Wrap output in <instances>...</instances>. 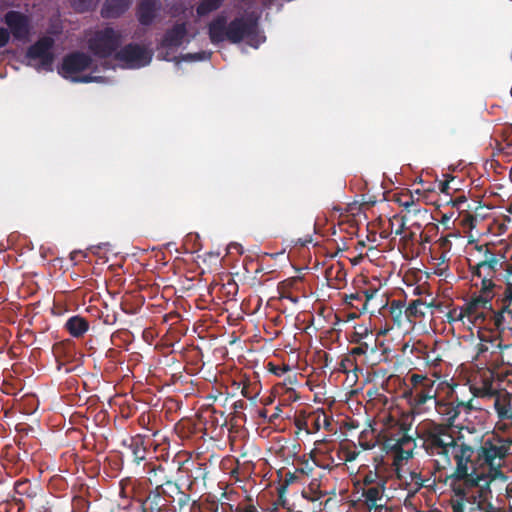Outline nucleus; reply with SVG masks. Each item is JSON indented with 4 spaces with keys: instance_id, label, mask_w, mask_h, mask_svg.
<instances>
[{
    "instance_id": "1",
    "label": "nucleus",
    "mask_w": 512,
    "mask_h": 512,
    "mask_svg": "<svg viewBox=\"0 0 512 512\" xmlns=\"http://www.w3.org/2000/svg\"><path fill=\"white\" fill-rule=\"evenodd\" d=\"M434 450L437 454H442L450 460L453 458L456 462L455 479L452 483L453 491L457 494H466L465 490L461 488L462 480L464 484H480L482 486L488 485V480L483 477V472L478 473L473 470L469 474V459L473 451L470 447L466 446L460 439L455 440L450 434L441 432L434 439Z\"/></svg>"
},
{
    "instance_id": "2",
    "label": "nucleus",
    "mask_w": 512,
    "mask_h": 512,
    "mask_svg": "<svg viewBox=\"0 0 512 512\" xmlns=\"http://www.w3.org/2000/svg\"><path fill=\"white\" fill-rule=\"evenodd\" d=\"M207 33L214 45L225 41L239 44L247 40L250 46L257 48L261 43L258 18L253 15L238 16L228 22L225 14H218L208 24Z\"/></svg>"
},
{
    "instance_id": "3",
    "label": "nucleus",
    "mask_w": 512,
    "mask_h": 512,
    "mask_svg": "<svg viewBox=\"0 0 512 512\" xmlns=\"http://www.w3.org/2000/svg\"><path fill=\"white\" fill-rule=\"evenodd\" d=\"M506 453V448L504 445H495L490 442H485L481 447L478 457V463L474 464L471 462V458L469 459V474L473 473V470H476L478 473L483 472V477L488 480V485L482 486L480 484H464L462 482V486L467 489H472L478 487L481 493V497H484V494L489 490L490 482L493 477L498 473L497 468L500 466V462Z\"/></svg>"
},
{
    "instance_id": "4",
    "label": "nucleus",
    "mask_w": 512,
    "mask_h": 512,
    "mask_svg": "<svg viewBox=\"0 0 512 512\" xmlns=\"http://www.w3.org/2000/svg\"><path fill=\"white\" fill-rule=\"evenodd\" d=\"M122 44V34L112 27L98 30L88 40L89 51L100 59H107L118 52Z\"/></svg>"
},
{
    "instance_id": "5",
    "label": "nucleus",
    "mask_w": 512,
    "mask_h": 512,
    "mask_svg": "<svg viewBox=\"0 0 512 512\" xmlns=\"http://www.w3.org/2000/svg\"><path fill=\"white\" fill-rule=\"evenodd\" d=\"M491 313L492 306L489 299L477 297L469 302L464 309L454 310L452 318L461 321L468 329H472V326L479 328Z\"/></svg>"
},
{
    "instance_id": "6",
    "label": "nucleus",
    "mask_w": 512,
    "mask_h": 512,
    "mask_svg": "<svg viewBox=\"0 0 512 512\" xmlns=\"http://www.w3.org/2000/svg\"><path fill=\"white\" fill-rule=\"evenodd\" d=\"M93 59L90 55L81 52V51H75L72 53L67 54L62 61L60 73L65 78H70L74 82H82V83H90L93 81H97L98 77H94L92 75H85V76H77L72 77L74 74L83 72L89 68L92 67Z\"/></svg>"
},
{
    "instance_id": "7",
    "label": "nucleus",
    "mask_w": 512,
    "mask_h": 512,
    "mask_svg": "<svg viewBox=\"0 0 512 512\" xmlns=\"http://www.w3.org/2000/svg\"><path fill=\"white\" fill-rule=\"evenodd\" d=\"M53 46L54 39L49 36H43L27 49L26 57L30 60H39L38 69L52 71L55 59L52 51Z\"/></svg>"
},
{
    "instance_id": "8",
    "label": "nucleus",
    "mask_w": 512,
    "mask_h": 512,
    "mask_svg": "<svg viewBox=\"0 0 512 512\" xmlns=\"http://www.w3.org/2000/svg\"><path fill=\"white\" fill-rule=\"evenodd\" d=\"M114 58L124 62L129 68H141L151 62L152 53L139 44L129 43L118 50Z\"/></svg>"
},
{
    "instance_id": "9",
    "label": "nucleus",
    "mask_w": 512,
    "mask_h": 512,
    "mask_svg": "<svg viewBox=\"0 0 512 512\" xmlns=\"http://www.w3.org/2000/svg\"><path fill=\"white\" fill-rule=\"evenodd\" d=\"M396 201L404 207V214L401 216V224L412 221L411 224H419V221H427L426 224H433L430 219L432 216L427 209H418L414 202V197L410 192L400 194Z\"/></svg>"
},
{
    "instance_id": "10",
    "label": "nucleus",
    "mask_w": 512,
    "mask_h": 512,
    "mask_svg": "<svg viewBox=\"0 0 512 512\" xmlns=\"http://www.w3.org/2000/svg\"><path fill=\"white\" fill-rule=\"evenodd\" d=\"M412 381L414 384L412 395L416 404L422 405L437 396V388L433 380L419 375H413Z\"/></svg>"
},
{
    "instance_id": "11",
    "label": "nucleus",
    "mask_w": 512,
    "mask_h": 512,
    "mask_svg": "<svg viewBox=\"0 0 512 512\" xmlns=\"http://www.w3.org/2000/svg\"><path fill=\"white\" fill-rule=\"evenodd\" d=\"M188 35L187 22H176L171 28H168L160 43L159 48L173 50L179 48Z\"/></svg>"
},
{
    "instance_id": "12",
    "label": "nucleus",
    "mask_w": 512,
    "mask_h": 512,
    "mask_svg": "<svg viewBox=\"0 0 512 512\" xmlns=\"http://www.w3.org/2000/svg\"><path fill=\"white\" fill-rule=\"evenodd\" d=\"M4 21L15 39L24 40L28 37L29 20L26 15L18 11H9L5 14Z\"/></svg>"
},
{
    "instance_id": "13",
    "label": "nucleus",
    "mask_w": 512,
    "mask_h": 512,
    "mask_svg": "<svg viewBox=\"0 0 512 512\" xmlns=\"http://www.w3.org/2000/svg\"><path fill=\"white\" fill-rule=\"evenodd\" d=\"M160 9V0H141L137 6V19L139 23L143 26H150Z\"/></svg>"
},
{
    "instance_id": "14",
    "label": "nucleus",
    "mask_w": 512,
    "mask_h": 512,
    "mask_svg": "<svg viewBox=\"0 0 512 512\" xmlns=\"http://www.w3.org/2000/svg\"><path fill=\"white\" fill-rule=\"evenodd\" d=\"M132 0H105L101 16L103 18H117L121 16L131 5Z\"/></svg>"
},
{
    "instance_id": "15",
    "label": "nucleus",
    "mask_w": 512,
    "mask_h": 512,
    "mask_svg": "<svg viewBox=\"0 0 512 512\" xmlns=\"http://www.w3.org/2000/svg\"><path fill=\"white\" fill-rule=\"evenodd\" d=\"M362 205L352 204L347 209V214L344 219L340 220L337 224H361L363 219L367 220V216L362 212Z\"/></svg>"
},
{
    "instance_id": "16",
    "label": "nucleus",
    "mask_w": 512,
    "mask_h": 512,
    "mask_svg": "<svg viewBox=\"0 0 512 512\" xmlns=\"http://www.w3.org/2000/svg\"><path fill=\"white\" fill-rule=\"evenodd\" d=\"M494 405L500 417H510L512 410V397L507 394L499 395L496 397Z\"/></svg>"
},
{
    "instance_id": "17",
    "label": "nucleus",
    "mask_w": 512,
    "mask_h": 512,
    "mask_svg": "<svg viewBox=\"0 0 512 512\" xmlns=\"http://www.w3.org/2000/svg\"><path fill=\"white\" fill-rule=\"evenodd\" d=\"M66 327L73 336L78 337L88 330V323L83 318L76 316L67 321Z\"/></svg>"
},
{
    "instance_id": "18",
    "label": "nucleus",
    "mask_w": 512,
    "mask_h": 512,
    "mask_svg": "<svg viewBox=\"0 0 512 512\" xmlns=\"http://www.w3.org/2000/svg\"><path fill=\"white\" fill-rule=\"evenodd\" d=\"M225 0H201L196 8L199 17L206 16L218 10Z\"/></svg>"
},
{
    "instance_id": "19",
    "label": "nucleus",
    "mask_w": 512,
    "mask_h": 512,
    "mask_svg": "<svg viewBox=\"0 0 512 512\" xmlns=\"http://www.w3.org/2000/svg\"><path fill=\"white\" fill-rule=\"evenodd\" d=\"M415 447L416 444L412 438H404L400 440L398 443L397 458L401 460L409 459L412 456Z\"/></svg>"
},
{
    "instance_id": "20",
    "label": "nucleus",
    "mask_w": 512,
    "mask_h": 512,
    "mask_svg": "<svg viewBox=\"0 0 512 512\" xmlns=\"http://www.w3.org/2000/svg\"><path fill=\"white\" fill-rule=\"evenodd\" d=\"M382 489L380 487H369L364 492L365 500L368 506L374 507L381 505L380 501L382 500Z\"/></svg>"
},
{
    "instance_id": "21",
    "label": "nucleus",
    "mask_w": 512,
    "mask_h": 512,
    "mask_svg": "<svg viewBox=\"0 0 512 512\" xmlns=\"http://www.w3.org/2000/svg\"><path fill=\"white\" fill-rule=\"evenodd\" d=\"M98 0H71L73 8L77 12H86L91 10Z\"/></svg>"
},
{
    "instance_id": "22",
    "label": "nucleus",
    "mask_w": 512,
    "mask_h": 512,
    "mask_svg": "<svg viewBox=\"0 0 512 512\" xmlns=\"http://www.w3.org/2000/svg\"><path fill=\"white\" fill-rule=\"evenodd\" d=\"M211 52L201 51L197 53H187L182 56L185 61H203L209 59Z\"/></svg>"
},
{
    "instance_id": "23",
    "label": "nucleus",
    "mask_w": 512,
    "mask_h": 512,
    "mask_svg": "<svg viewBox=\"0 0 512 512\" xmlns=\"http://www.w3.org/2000/svg\"><path fill=\"white\" fill-rule=\"evenodd\" d=\"M507 304L505 305L504 309L502 310L500 317L505 318V315H510L512 317V285H509L508 291H507Z\"/></svg>"
},
{
    "instance_id": "24",
    "label": "nucleus",
    "mask_w": 512,
    "mask_h": 512,
    "mask_svg": "<svg viewBox=\"0 0 512 512\" xmlns=\"http://www.w3.org/2000/svg\"><path fill=\"white\" fill-rule=\"evenodd\" d=\"M461 488L463 490H465L466 494H464V495L460 494L459 495V494H457L455 492L456 496H458L459 499L453 501V510H454V512H462V509H463V506H464L463 498L470 493V489H467V488H465L463 486H461Z\"/></svg>"
},
{
    "instance_id": "25",
    "label": "nucleus",
    "mask_w": 512,
    "mask_h": 512,
    "mask_svg": "<svg viewBox=\"0 0 512 512\" xmlns=\"http://www.w3.org/2000/svg\"><path fill=\"white\" fill-rule=\"evenodd\" d=\"M169 12L172 17H177L185 12V7L181 2H175L170 6Z\"/></svg>"
},
{
    "instance_id": "26",
    "label": "nucleus",
    "mask_w": 512,
    "mask_h": 512,
    "mask_svg": "<svg viewBox=\"0 0 512 512\" xmlns=\"http://www.w3.org/2000/svg\"><path fill=\"white\" fill-rule=\"evenodd\" d=\"M10 40V34L7 29L0 28V48L6 46Z\"/></svg>"
},
{
    "instance_id": "27",
    "label": "nucleus",
    "mask_w": 512,
    "mask_h": 512,
    "mask_svg": "<svg viewBox=\"0 0 512 512\" xmlns=\"http://www.w3.org/2000/svg\"><path fill=\"white\" fill-rule=\"evenodd\" d=\"M474 221H476V218L471 215V214H467L460 222V224H463V225H466V224H473Z\"/></svg>"
},
{
    "instance_id": "28",
    "label": "nucleus",
    "mask_w": 512,
    "mask_h": 512,
    "mask_svg": "<svg viewBox=\"0 0 512 512\" xmlns=\"http://www.w3.org/2000/svg\"><path fill=\"white\" fill-rule=\"evenodd\" d=\"M491 346H494L491 342L482 340V342L479 344V351L480 352L488 351Z\"/></svg>"
},
{
    "instance_id": "29",
    "label": "nucleus",
    "mask_w": 512,
    "mask_h": 512,
    "mask_svg": "<svg viewBox=\"0 0 512 512\" xmlns=\"http://www.w3.org/2000/svg\"><path fill=\"white\" fill-rule=\"evenodd\" d=\"M448 189H449V182L448 181H444V182L440 183V191L441 192L447 193Z\"/></svg>"
},
{
    "instance_id": "30",
    "label": "nucleus",
    "mask_w": 512,
    "mask_h": 512,
    "mask_svg": "<svg viewBox=\"0 0 512 512\" xmlns=\"http://www.w3.org/2000/svg\"><path fill=\"white\" fill-rule=\"evenodd\" d=\"M486 266H488L489 268H491V267H492V264H491V263H488V262H486V261H485V262H482V263L478 264V269L484 268V267H486Z\"/></svg>"
},
{
    "instance_id": "31",
    "label": "nucleus",
    "mask_w": 512,
    "mask_h": 512,
    "mask_svg": "<svg viewBox=\"0 0 512 512\" xmlns=\"http://www.w3.org/2000/svg\"><path fill=\"white\" fill-rule=\"evenodd\" d=\"M509 179L512 182V166L510 167V170H509Z\"/></svg>"
},
{
    "instance_id": "32",
    "label": "nucleus",
    "mask_w": 512,
    "mask_h": 512,
    "mask_svg": "<svg viewBox=\"0 0 512 512\" xmlns=\"http://www.w3.org/2000/svg\"><path fill=\"white\" fill-rule=\"evenodd\" d=\"M365 481H366V482H371V481H372V476H370V477H366V478H365Z\"/></svg>"
},
{
    "instance_id": "33",
    "label": "nucleus",
    "mask_w": 512,
    "mask_h": 512,
    "mask_svg": "<svg viewBox=\"0 0 512 512\" xmlns=\"http://www.w3.org/2000/svg\"><path fill=\"white\" fill-rule=\"evenodd\" d=\"M401 232H402V231H401V229H400V228L396 230V234H401Z\"/></svg>"
},
{
    "instance_id": "34",
    "label": "nucleus",
    "mask_w": 512,
    "mask_h": 512,
    "mask_svg": "<svg viewBox=\"0 0 512 512\" xmlns=\"http://www.w3.org/2000/svg\"><path fill=\"white\" fill-rule=\"evenodd\" d=\"M445 220H448V218L444 215V216H443V222H444Z\"/></svg>"
},
{
    "instance_id": "35",
    "label": "nucleus",
    "mask_w": 512,
    "mask_h": 512,
    "mask_svg": "<svg viewBox=\"0 0 512 512\" xmlns=\"http://www.w3.org/2000/svg\"><path fill=\"white\" fill-rule=\"evenodd\" d=\"M490 224H496V220L493 219L492 222Z\"/></svg>"
},
{
    "instance_id": "36",
    "label": "nucleus",
    "mask_w": 512,
    "mask_h": 512,
    "mask_svg": "<svg viewBox=\"0 0 512 512\" xmlns=\"http://www.w3.org/2000/svg\"><path fill=\"white\" fill-rule=\"evenodd\" d=\"M509 418H512V410H511V414H510V417Z\"/></svg>"
}]
</instances>
